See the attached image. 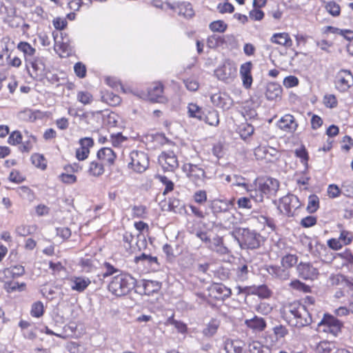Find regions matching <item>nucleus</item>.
Returning a JSON list of instances; mask_svg holds the SVG:
<instances>
[{
  "label": "nucleus",
  "mask_w": 353,
  "mask_h": 353,
  "mask_svg": "<svg viewBox=\"0 0 353 353\" xmlns=\"http://www.w3.org/2000/svg\"><path fill=\"white\" fill-rule=\"evenodd\" d=\"M333 344L328 341H321L316 346V353H330L332 350Z\"/></svg>",
  "instance_id": "13d9d810"
},
{
  "label": "nucleus",
  "mask_w": 353,
  "mask_h": 353,
  "mask_svg": "<svg viewBox=\"0 0 353 353\" xmlns=\"http://www.w3.org/2000/svg\"><path fill=\"white\" fill-rule=\"evenodd\" d=\"M147 214V209L144 205H134L132 208V216L133 218L145 219Z\"/></svg>",
  "instance_id": "8fccbe9b"
},
{
  "label": "nucleus",
  "mask_w": 353,
  "mask_h": 353,
  "mask_svg": "<svg viewBox=\"0 0 353 353\" xmlns=\"http://www.w3.org/2000/svg\"><path fill=\"white\" fill-rule=\"evenodd\" d=\"M319 207V199L316 195H310L308 199L307 210L309 212H315Z\"/></svg>",
  "instance_id": "5fc2aeb1"
},
{
  "label": "nucleus",
  "mask_w": 353,
  "mask_h": 353,
  "mask_svg": "<svg viewBox=\"0 0 353 353\" xmlns=\"http://www.w3.org/2000/svg\"><path fill=\"white\" fill-rule=\"evenodd\" d=\"M26 284L25 283H18L14 281H6L4 288L8 292H13L15 291L21 292L26 289Z\"/></svg>",
  "instance_id": "a19ab883"
},
{
  "label": "nucleus",
  "mask_w": 353,
  "mask_h": 353,
  "mask_svg": "<svg viewBox=\"0 0 353 353\" xmlns=\"http://www.w3.org/2000/svg\"><path fill=\"white\" fill-rule=\"evenodd\" d=\"M32 164L36 167L44 170L46 168V161L43 156L39 154H34L31 157Z\"/></svg>",
  "instance_id": "864d4df0"
},
{
  "label": "nucleus",
  "mask_w": 353,
  "mask_h": 353,
  "mask_svg": "<svg viewBox=\"0 0 353 353\" xmlns=\"http://www.w3.org/2000/svg\"><path fill=\"white\" fill-rule=\"evenodd\" d=\"M17 49L21 51L25 57V60L28 63L30 59L33 58L36 52V49L34 48L30 43L28 42L21 41L17 45Z\"/></svg>",
  "instance_id": "c9c22d12"
},
{
  "label": "nucleus",
  "mask_w": 353,
  "mask_h": 353,
  "mask_svg": "<svg viewBox=\"0 0 353 353\" xmlns=\"http://www.w3.org/2000/svg\"><path fill=\"white\" fill-rule=\"evenodd\" d=\"M228 28V25L221 20L214 21L210 23L209 28L211 31L215 32H224Z\"/></svg>",
  "instance_id": "09e8293b"
},
{
  "label": "nucleus",
  "mask_w": 353,
  "mask_h": 353,
  "mask_svg": "<svg viewBox=\"0 0 353 353\" xmlns=\"http://www.w3.org/2000/svg\"><path fill=\"white\" fill-rule=\"evenodd\" d=\"M240 219L236 217L234 214L230 212H226L223 214V218L221 219V222L219 223L220 226L226 230H235L236 228H239L238 227L240 223Z\"/></svg>",
  "instance_id": "aec40b11"
},
{
  "label": "nucleus",
  "mask_w": 353,
  "mask_h": 353,
  "mask_svg": "<svg viewBox=\"0 0 353 353\" xmlns=\"http://www.w3.org/2000/svg\"><path fill=\"white\" fill-rule=\"evenodd\" d=\"M22 141V136L19 131H14L12 132L8 139V142L10 145H15L19 144Z\"/></svg>",
  "instance_id": "338daca9"
},
{
  "label": "nucleus",
  "mask_w": 353,
  "mask_h": 353,
  "mask_svg": "<svg viewBox=\"0 0 353 353\" xmlns=\"http://www.w3.org/2000/svg\"><path fill=\"white\" fill-rule=\"evenodd\" d=\"M158 161L165 172H173L179 166L177 157L172 150L163 151L158 157Z\"/></svg>",
  "instance_id": "6e6552de"
},
{
  "label": "nucleus",
  "mask_w": 353,
  "mask_h": 353,
  "mask_svg": "<svg viewBox=\"0 0 353 353\" xmlns=\"http://www.w3.org/2000/svg\"><path fill=\"white\" fill-rule=\"evenodd\" d=\"M272 43L290 48L292 46V40L287 32L274 33L271 39Z\"/></svg>",
  "instance_id": "393cba45"
},
{
  "label": "nucleus",
  "mask_w": 353,
  "mask_h": 353,
  "mask_svg": "<svg viewBox=\"0 0 353 353\" xmlns=\"http://www.w3.org/2000/svg\"><path fill=\"white\" fill-rule=\"evenodd\" d=\"M94 261L90 259H81L79 263L85 272H91L94 269Z\"/></svg>",
  "instance_id": "052dcab7"
},
{
  "label": "nucleus",
  "mask_w": 353,
  "mask_h": 353,
  "mask_svg": "<svg viewBox=\"0 0 353 353\" xmlns=\"http://www.w3.org/2000/svg\"><path fill=\"white\" fill-rule=\"evenodd\" d=\"M267 272L273 277L281 281L288 280L290 276V271L283 265H269Z\"/></svg>",
  "instance_id": "5701e85b"
},
{
  "label": "nucleus",
  "mask_w": 353,
  "mask_h": 353,
  "mask_svg": "<svg viewBox=\"0 0 353 353\" xmlns=\"http://www.w3.org/2000/svg\"><path fill=\"white\" fill-rule=\"evenodd\" d=\"M67 281L71 290L79 293L84 292L91 283L89 278L83 276H71Z\"/></svg>",
  "instance_id": "9b49d317"
},
{
  "label": "nucleus",
  "mask_w": 353,
  "mask_h": 353,
  "mask_svg": "<svg viewBox=\"0 0 353 353\" xmlns=\"http://www.w3.org/2000/svg\"><path fill=\"white\" fill-rule=\"evenodd\" d=\"M44 313V307L41 301L34 302L31 307L30 314L35 318H39Z\"/></svg>",
  "instance_id": "49530a36"
},
{
  "label": "nucleus",
  "mask_w": 353,
  "mask_h": 353,
  "mask_svg": "<svg viewBox=\"0 0 353 353\" xmlns=\"http://www.w3.org/2000/svg\"><path fill=\"white\" fill-rule=\"evenodd\" d=\"M230 234L248 249H256L260 246L262 237L254 230L248 228H236Z\"/></svg>",
  "instance_id": "7ed1b4c3"
},
{
  "label": "nucleus",
  "mask_w": 353,
  "mask_h": 353,
  "mask_svg": "<svg viewBox=\"0 0 353 353\" xmlns=\"http://www.w3.org/2000/svg\"><path fill=\"white\" fill-rule=\"evenodd\" d=\"M254 131V128L253 125L248 123H242L239 127V134L243 139H246L252 136Z\"/></svg>",
  "instance_id": "a18cd8bd"
},
{
  "label": "nucleus",
  "mask_w": 353,
  "mask_h": 353,
  "mask_svg": "<svg viewBox=\"0 0 353 353\" xmlns=\"http://www.w3.org/2000/svg\"><path fill=\"white\" fill-rule=\"evenodd\" d=\"M246 192L249 193L250 196L256 202H262L263 201L265 196L262 194V192H259V185L256 188H253L252 185H250Z\"/></svg>",
  "instance_id": "de8ad7c7"
},
{
  "label": "nucleus",
  "mask_w": 353,
  "mask_h": 353,
  "mask_svg": "<svg viewBox=\"0 0 353 353\" xmlns=\"http://www.w3.org/2000/svg\"><path fill=\"white\" fill-rule=\"evenodd\" d=\"M278 151L274 148L268 145H259L254 149V154L258 160H266L268 161H272L273 157H275Z\"/></svg>",
  "instance_id": "f3484780"
},
{
  "label": "nucleus",
  "mask_w": 353,
  "mask_h": 353,
  "mask_svg": "<svg viewBox=\"0 0 353 353\" xmlns=\"http://www.w3.org/2000/svg\"><path fill=\"white\" fill-rule=\"evenodd\" d=\"M166 324L174 325L178 332L181 334H185L188 331L187 325L182 321L175 320L173 315L168 319Z\"/></svg>",
  "instance_id": "79ce46f5"
},
{
  "label": "nucleus",
  "mask_w": 353,
  "mask_h": 353,
  "mask_svg": "<svg viewBox=\"0 0 353 353\" xmlns=\"http://www.w3.org/2000/svg\"><path fill=\"white\" fill-rule=\"evenodd\" d=\"M212 103L216 107L228 110L233 105L232 99L226 93H216L211 96Z\"/></svg>",
  "instance_id": "2eb2a0df"
},
{
  "label": "nucleus",
  "mask_w": 353,
  "mask_h": 353,
  "mask_svg": "<svg viewBox=\"0 0 353 353\" xmlns=\"http://www.w3.org/2000/svg\"><path fill=\"white\" fill-rule=\"evenodd\" d=\"M343 323L330 314H325L321 321L318 323V328L324 332L332 334L333 336H337L341 332Z\"/></svg>",
  "instance_id": "423d86ee"
},
{
  "label": "nucleus",
  "mask_w": 353,
  "mask_h": 353,
  "mask_svg": "<svg viewBox=\"0 0 353 353\" xmlns=\"http://www.w3.org/2000/svg\"><path fill=\"white\" fill-rule=\"evenodd\" d=\"M251 268L252 266L250 265L248 262L241 261L235 269L236 279L241 281L247 280Z\"/></svg>",
  "instance_id": "cd10ccee"
},
{
  "label": "nucleus",
  "mask_w": 353,
  "mask_h": 353,
  "mask_svg": "<svg viewBox=\"0 0 353 353\" xmlns=\"http://www.w3.org/2000/svg\"><path fill=\"white\" fill-rule=\"evenodd\" d=\"M324 105L329 108H334L337 105V99L334 94H326L323 97Z\"/></svg>",
  "instance_id": "e2e57ef3"
},
{
  "label": "nucleus",
  "mask_w": 353,
  "mask_h": 353,
  "mask_svg": "<svg viewBox=\"0 0 353 353\" xmlns=\"http://www.w3.org/2000/svg\"><path fill=\"white\" fill-rule=\"evenodd\" d=\"M104 166L105 165L98 159L94 160L90 163L88 172L90 176H99L104 173Z\"/></svg>",
  "instance_id": "72a5a7b5"
},
{
  "label": "nucleus",
  "mask_w": 353,
  "mask_h": 353,
  "mask_svg": "<svg viewBox=\"0 0 353 353\" xmlns=\"http://www.w3.org/2000/svg\"><path fill=\"white\" fill-rule=\"evenodd\" d=\"M224 348L227 353H241L243 342L240 340L227 339Z\"/></svg>",
  "instance_id": "473e14b6"
},
{
  "label": "nucleus",
  "mask_w": 353,
  "mask_h": 353,
  "mask_svg": "<svg viewBox=\"0 0 353 353\" xmlns=\"http://www.w3.org/2000/svg\"><path fill=\"white\" fill-rule=\"evenodd\" d=\"M334 259L336 260H340L342 266L346 267L349 270H352L353 265V254L350 250H345L342 252L336 253Z\"/></svg>",
  "instance_id": "bb28decb"
},
{
  "label": "nucleus",
  "mask_w": 353,
  "mask_h": 353,
  "mask_svg": "<svg viewBox=\"0 0 353 353\" xmlns=\"http://www.w3.org/2000/svg\"><path fill=\"white\" fill-rule=\"evenodd\" d=\"M252 64L250 61L245 62L241 65L240 75L243 81V85L245 88H250L252 83V77L251 70Z\"/></svg>",
  "instance_id": "4be33fe9"
},
{
  "label": "nucleus",
  "mask_w": 353,
  "mask_h": 353,
  "mask_svg": "<svg viewBox=\"0 0 353 353\" xmlns=\"http://www.w3.org/2000/svg\"><path fill=\"white\" fill-rule=\"evenodd\" d=\"M278 126L280 129L292 133L296 130L298 124L295 121L294 117L288 114L279 119Z\"/></svg>",
  "instance_id": "412c9836"
},
{
  "label": "nucleus",
  "mask_w": 353,
  "mask_h": 353,
  "mask_svg": "<svg viewBox=\"0 0 353 353\" xmlns=\"http://www.w3.org/2000/svg\"><path fill=\"white\" fill-rule=\"evenodd\" d=\"M203 120L212 126H216L219 123V113L216 110H210L206 114H203Z\"/></svg>",
  "instance_id": "58836bf2"
},
{
  "label": "nucleus",
  "mask_w": 353,
  "mask_h": 353,
  "mask_svg": "<svg viewBox=\"0 0 353 353\" xmlns=\"http://www.w3.org/2000/svg\"><path fill=\"white\" fill-rule=\"evenodd\" d=\"M301 206V201L296 195L288 194L280 199L278 209L282 214L293 216Z\"/></svg>",
  "instance_id": "20e7f679"
},
{
  "label": "nucleus",
  "mask_w": 353,
  "mask_h": 353,
  "mask_svg": "<svg viewBox=\"0 0 353 353\" xmlns=\"http://www.w3.org/2000/svg\"><path fill=\"white\" fill-rule=\"evenodd\" d=\"M1 274L4 275L6 279H14L23 276L25 274V268L23 265H12L10 268L4 269Z\"/></svg>",
  "instance_id": "a878e982"
},
{
  "label": "nucleus",
  "mask_w": 353,
  "mask_h": 353,
  "mask_svg": "<svg viewBox=\"0 0 353 353\" xmlns=\"http://www.w3.org/2000/svg\"><path fill=\"white\" fill-rule=\"evenodd\" d=\"M233 179L234 181L232 185L242 187L245 190H247L249 188L250 184L248 183V180L245 178L238 174H234Z\"/></svg>",
  "instance_id": "4d7b16f0"
},
{
  "label": "nucleus",
  "mask_w": 353,
  "mask_h": 353,
  "mask_svg": "<svg viewBox=\"0 0 353 353\" xmlns=\"http://www.w3.org/2000/svg\"><path fill=\"white\" fill-rule=\"evenodd\" d=\"M165 4L167 5L168 8L171 10H176V8H178L179 14L182 15L184 17L190 18L194 14L192 7L190 3L181 2L171 3L169 2H165Z\"/></svg>",
  "instance_id": "6ab92c4d"
},
{
  "label": "nucleus",
  "mask_w": 353,
  "mask_h": 353,
  "mask_svg": "<svg viewBox=\"0 0 353 353\" xmlns=\"http://www.w3.org/2000/svg\"><path fill=\"white\" fill-rule=\"evenodd\" d=\"M135 279L128 274L121 273L112 279L108 285V290L117 296H124L132 290Z\"/></svg>",
  "instance_id": "f03ea898"
},
{
  "label": "nucleus",
  "mask_w": 353,
  "mask_h": 353,
  "mask_svg": "<svg viewBox=\"0 0 353 353\" xmlns=\"http://www.w3.org/2000/svg\"><path fill=\"white\" fill-rule=\"evenodd\" d=\"M224 43V39L216 34L208 37L207 45L210 48H215Z\"/></svg>",
  "instance_id": "3c124183"
},
{
  "label": "nucleus",
  "mask_w": 353,
  "mask_h": 353,
  "mask_svg": "<svg viewBox=\"0 0 353 353\" xmlns=\"http://www.w3.org/2000/svg\"><path fill=\"white\" fill-rule=\"evenodd\" d=\"M143 293L146 295H150L152 293L157 291L159 288L157 282L152 281H146L143 284Z\"/></svg>",
  "instance_id": "603ef678"
},
{
  "label": "nucleus",
  "mask_w": 353,
  "mask_h": 353,
  "mask_svg": "<svg viewBox=\"0 0 353 353\" xmlns=\"http://www.w3.org/2000/svg\"><path fill=\"white\" fill-rule=\"evenodd\" d=\"M57 236L63 240H66L71 236V230L67 227H59L56 229Z\"/></svg>",
  "instance_id": "774afa93"
},
{
  "label": "nucleus",
  "mask_w": 353,
  "mask_h": 353,
  "mask_svg": "<svg viewBox=\"0 0 353 353\" xmlns=\"http://www.w3.org/2000/svg\"><path fill=\"white\" fill-rule=\"evenodd\" d=\"M339 239L341 240L343 245H349L352 241L353 234L347 230H342Z\"/></svg>",
  "instance_id": "0e129e2a"
},
{
  "label": "nucleus",
  "mask_w": 353,
  "mask_h": 353,
  "mask_svg": "<svg viewBox=\"0 0 353 353\" xmlns=\"http://www.w3.org/2000/svg\"><path fill=\"white\" fill-rule=\"evenodd\" d=\"M296 270L299 276L305 280H314L319 274L318 270L309 263L301 262Z\"/></svg>",
  "instance_id": "4468645a"
},
{
  "label": "nucleus",
  "mask_w": 353,
  "mask_h": 353,
  "mask_svg": "<svg viewBox=\"0 0 353 353\" xmlns=\"http://www.w3.org/2000/svg\"><path fill=\"white\" fill-rule=\"evenodd\" d=\"M208 248L221 254H225L228 252V248L223 245V239L220 236L214 237L208 245Z\"/></svg>",
  "instance_id": "2f4dec72"
},
{
  "label": "nucleus",
  "mask_w": 353,
  "mask_h": 353,
  "mask_svg": "<svg viewBox=\"0 0 353 353\" xmlns=\"http://www.w3.org/2000/svg\"><path fill=\"white\" fill-rule=\"evenodd\" d=\"M188 112L190 117L203 120V112L202 109L196 103H189L188 105Z\"/></svg>",
  "instance_id": "ea45409f"
},
{
  "label": "nucleus",
  "mask_w": 353,
  "mask_h": 353,
  "mask_svg": "<svg viewBox=\"0 0 353 353\" xmlns=\"http://www.w3.org/2000/svg\"><path fill=\"white\" fill-rule=\"evenodd\" d=\"M220 325V321L216 319H212L202 331L204 336L212 337L216 332Z\"/></svg>",
  "instance_id": "f704fd0d"
},
{
  "label": "nucleus",
  "mask_w": 353,
  "mask_h": 353,
  "mask_svg": "<svg viewBox=\"0 0 353 353\" xmlns=\"http://www.w3.org/2000/svg\"><path fill=\"white\" fill-rule=\"evenodd\" d=\"M228 203H226L223 199H214L210 201V208L212 213L217 216L220 213L225 214L228 212Z\"/></svg>",
  "instance_id": "7c9ffc66"
},
{
  "label": "nucleus",
  "mask_w": 353,
  "mask_h": 353,
  "mask_svg": "<svg viewBox=\"0 0 353 353\" xmlns=\"http://www.w3.org/2000/svg\"><path fill=\"white\" fill-rule=\"evenodd\" d=\"M299 257L296 254H285L281 259V263L283 267L289 269L293 268L298 263Z\"/></svg>",
  "instance_id": "4c0bfd02"
},
{
  "label": "nucleus",
  "mask_w": 353,
  "mask_h": 353,
  "mask_svg": "<svg viewBox=\"0 0 353 353\" xmlns=\"http://www.w3.org/2000/svg\"><path fill=\"white\" fill-rule=\"evenodd\" d=\"M77 99L81 103L86 105L93 101V96L88 91H79L77 94Z\"/></svg>",
  "instance_id": "c03bdc74"
},
{
  "label": "nucleus",
  "mask_w": 353,
  "mask_h": 353,
  "mask_svg": "<svg viewBox=\"0 0 353 353\" xmlns=\"http://www.w3.org/2000/svg\"><path fill=\"white\" fill-rule=\"evenodd\" d=\"M37 75L43 76L46 72V59L43 57H33L28 62Z\"/></svg>",
  "instance_id": "b1692460"
},
{
  "label": "nucleus",
  "mask_w": 353,
  "mask_h": 353,
  "mask_svg": "<svg viewBox=\"0 0 353 353\" xmlns=\"http://www.w3.org/2000/svg\"><path fill=\"white\" fill-rule=\"evenodd\" d=\"M123 240L125 243V247L126 249H130L133 248V243L135 242V237L130 232H125L123 235Z\"/></svg>",
  "instance_id": "69168bd1"
},
{
  "label": "nucleus",
  "mask_w": 353,
  "mask_h": 353,
  "mask_svg": "<svg viewBox=\"0 0 353 353\" xmlns=\"http://www.w3.org/2000/svg\"><path fill=\"white\" fill-rule=\"evenodd\" d=\"M125 141V138L119 132L117 134H112L110 135V142L114 147H119L121 143Z\"/></svg>",
  "instance_id": "680f3d73"
},
{
  "label": "nucleus",
  "mask_w": 353,
  "mask_h": 353,
  "mask_svg": "<svg viewBox=\"0 0 353 353\" xmlns=\"http://www.w3.org/2000/svg\"><path fill=\"white\" fill-rule=\"evenodd\" d=\"M335 85L341 92L346 91L353 85V75L348 70H341L336 76Z\"/></svg>",
  "instance_id": "f8f14e48"
},
{
  "label": "nucleus",
  "mask_w": 353,
  "mask_h": 353,
  "mask_svg": "<svg viewBox=\"0 0 353 353\" xmlns=\"http://www.w3.org/2000/svg\"><path fill=\"white\" fill-rule=\"evenodd\" d=\"M97 157L105 165L112 166L114 163L117 155L110 148L105 147L97 152Z\"/></svg>",
  "instance_id": "a211bd4d"
},
{
  "label": "nucleus",
  "mask_w": 353,
  "mask_h": 353,
  "mask_svg": "<svg viewBox=\"0 0 353 353\" xmlns=\"http://www.w3.org/2000/svg\"><path fill=\"white\" fill-rule=\"evenodd\" d=\"M259 185V192L268 198L274 195L279 188V181L273 178H268L263 181H260Z\"/></svg>",
  "instance_id": "ddd939ff"
},
{
  "label": "nucleus",
  "mask_w": 353,
  "mask_h": 353,
  "mask_svg": "<svg viewBox=\"0 0 353 353\" xmlns=\"http://www.w3.org/2000/svg\"><path fill=\"white\" fill-rule=\"evenodd\" d=\"M183 207L182 203L177 199H170L168 201V210L174 213H180Z\"/></svg>",
  "instance_id": "6e6d98bb"
},
{
  "label": "nucleus",
  "mask_w": 353,
  "mask_h": 353,
  "mask_svg": "<svg viewBox=\"0 0 353 353\" xmlns=\"http://www.w3.org/2000/svg\"><path fill=\"white\" fill-rule=\"evenodd\" d=\"M141 97L147 98L155 102H165L166 99L163 96V85L161 82H154L148 88L147 94H142Z\"/></svg>",
  "instance_id": "9d476101"
},
{
  "label": "nucleus",
  "mask_w": 353,
  "mask_h": 353,
  "mask_svg": "<svg viewBox=\"0 0 353 353\" xmlns=\"http://www.w3.org/2000/svg\"><path fill=\"white\" fill-rule=\"evenodd\" d=\"M290 286L293 289L303 292H308L310 288L308 285L301 282L299 280L295 279L292 281L290 283Z\"/></svg>",
  "instance_id": "bf43d9fd"
},
{
  "label": "nucleus",
  "mask_w": 353,
  "mask_h": 353,
  "mask_svg": "<svg viewBox=\"0 0 353 353\" xmlns=\"http://www.w3.org/2000/svg\"><path fill=\"white\" fill-rule=\"evenodd\" d=\"M245 324L250 329L255 332H261L264 330L266 327V323L265 320L261 317L254 316L250 319H246Z\"/></svg>",
  "instance_id": "c85d7f7f"
},
{
  "label": "nucleus",
  "mask_w": 353,
  "mask_h": 353,
  "mask_svg": "<svg viewBox=\"0 0 353 353\" xmlns=\"http://www.w3.org/2000/svg\"><path fill=\"white\" fill-rule=\"evenodd\" d=\"M128 165L137 172H143L149 166V159L146 153L141 151H132Z\"/></svg>",
  "instance_id": "0eeeda50"
},
{
  "label": "nucleus",
  "mask_w": 353,
  "mask_h": 353,
  "mask_svg": "<svg viewBox=\"0 0 353 353\" xmlns=\"http://www.w3.org/2000/svg\"><path fill=\"white\" fill-rule=\"evenodd\" d=\"M287 318L292 327H302L312 323V318L305 307L300 303L290 304L288 307Z\"/></svg>",
  "instance_id": "f257e3e1"
},
{
  "label": "nucleus",
  "mask_w": 353,
  "mask_h": 353,
  "mask_svg": "<svg viewBox=\"0 0 353 353\" xmlns=\"http://www.w3.org/2000/svg\"><path fill=\"white\" fill-rule=\"evenodd\" d=\"M182 170L188 178L196 185L200 186L203 183L205 178V172L199 164L187 163L183 164Z\"/></svg>",
  "instance_id": "39448f33"
},
{
  "label": "nucleus",
  "mask_w": 353,
  "mask_h": 353,
  "mask_svg": "<svg viewBox=\"0 0 353 353\" xmlns=\"http://www.w3.org/2000/svg\"><path fill=\"white\" fill-rule=\"evenodd\" d=\"M216 77L223 81H229L236 74V67L234 63L227 61L214 71Z\"/></svg>",
  "instance_id": "1a4fd4ad"
},
{
  "label": "nucleus",
  "mask_w": 353,
  "mask_h": 353,
  "mask_svg": "<svg viewBox=\"0 0 353 353\" xmlns=\"http://www.w3.org/2000/svg\"><path fill=\"white\" fill-rule=\"evenodd\" d=\"M248 347L250 353H271L267 347H264L259 341H252L249 344Z\"/></svg>",
  "instance_id": "37998d69"
},
{
  "label": "nucleus",
  "mask_w": 353,
  "mask_h": 353,
  "mask_svg": "<svg viewBox=\"0 0 353 353\" xmlns=\"http://www.w3.org/2000/svg\"><path fill=\"white\" fill-rule=\"evenodd\" d=\"M323 4L326 11L332 17H338L341 13V7L334 0H321Z\"/></svg>",
  "instance_id": "e433bc0d"
},
{
  "label": "nucleus",
  "mask_w": 353,
  "mask_h": 353,
  "mask_svg": "<svg viewBox=\"0 0 353 353\" xmlns=\"http://www.w3.org/2000/svg\"><path fill=\"white\" fill-rule=\"evenodd\" d=\"M210 296L216 300H224L231 295V290L223 284L214 283L209 288Z\"/></svg>",
  "instance_id": "dca6fc26"
},
{
  "label": "nucleus",
  "mask_w": 353,
  "mask_h": 353,
  "mask_svg": "<svg viewBox=\"0 0 353 353\" xmlns=\"http://www.w3.org/2000/svg\"><path fill=\"white\" fill-rule=\"evenodd\" d=\"M282 88L276 83H270L267 85L265 96L268 100H276L281 97Z\"/></svg>",
  "instance_id": "c756f323"
}]
</instances>
